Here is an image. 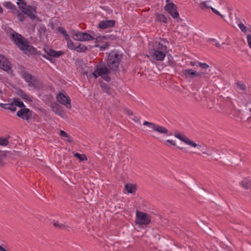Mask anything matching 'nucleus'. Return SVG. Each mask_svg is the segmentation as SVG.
<instances>
[{
    "mask_svg": "<svg viewBox=\"0 0 251 251\" xmlns=\"http://www.w3.org/2000/svg\"><path fill=\"white\" fill-rule=\"evenodd\" d=\"M3 5L8 9L17 10L16 6L10 1L4 2Z\"/></svg>",
    "mask_w": 251,
    "mask_h": 251,
    "instance_id": "obj_27",
    "label": "nucleus"
},
{
    "mask_svg": "<svg viewBox=\"0 0 251 251\" xmlns=\"http://www.w3.org/2000/svg\"><path fill=\"white\" fill-rule=\"evenodd\" d=\"M75 156L78 158L80 160L83 161L86 160L87 158L86 156L84 154H80L78 153H76L75 154Z\"/></svg>",
    "mask_w": 251,
    "mask_h": 251,
    "instance_id": "obj_37",
    "label": "nucleus"
},
{
    "mask_svg": "<svg viewBox=\"0 0 251 251\" xmlns=\"http://www.w3.org/2000/svg\"><path fill=\"white\" fill-rule=\"evenodd\" d=\"M103 78L107 81H109L110 80V78L108 75L104 76Z\"/></svg>",
    "mask_w": 251,
    "mask_h": 251,
    "instance_id": "obj_50",
    "label": "nucleus"
},
{
    "mask_svg": "<svg viewBox=\"0 0 251 251\" xmlns=\"http://www.w3.org/2000/svg\"><path fill=\"white\" fill-rule=\"evenodd\" d=\"M125 189L128 193H135L137 189V186L135 184L127 183L125 186Z\"/></svg>",
    "mask_w": 251,
    "mask_h": 251,
    "instance_id": "obj_21",
    "label": "nucleus"
},
{
    "mask_svg": "<svg viewBox=\"0 0 251 251\" xmlns=\"http://www.w3.org/2000/svg\"><path fill=\"white\" fill-rule=\"evenodd\" d=\"M143 125L145 126H148L149 127L151 128L153 130H154L157 125L153 123L149 122L148 121H144L143 123Z\"/></svg>",
    "mask_w": 251,
    "mask_h": 251,
    "instance_id": "obj_34",
    "label": "nucleus"
},
{
    "mask_svg": "<svg viewBox=\"0 0 251 251\" xmlns=\"http://www.w3.org/2000/svg\"><path fill=\"white\" fill-rule=\"evenodd\" d=\"M87 49L86 46L84 45L81 44L80 43H77V46H76V48L75 50L77 52H84Z\"/></svg>",
    "mask_w": 251,
    "mask_h": 251,
    "instance_id": "obj_26",
    "label": "nucleus"
},
{
    "mask_svg": "<svg viewBox=\"0 0 251 251\" xmlns=\"http://www.w3.org/2000/svg\"><path fill=\"white\" fill-rule=\"evenodd\" d=\"M53 226L54 227L60 228L61 229H67L68 226L63 224H59L58 223H54Z\"/></svg>",
    "mask_w": 251,
    "mask_h": 251,
    "instance_id": "obj_32",
    "label": "nucleus"
},
{
    "mask_svg": "<svg viewBox=\"0 0 251 251\" xmlns=\"http://www.w3.org/2000/svg\"><path fill=\"white\" fill-rule=\"evenodd\" d=\"M60 136L63 138L64 139L66 140L68 142H72V140L70 139V136L68 133L64 131L61 130L59 133Z\"/></svg>",
    "mask_w": 251,
    "mask_h": 251,
    "instance_id": "obj_28",
    "label": "nucleus"
},
{
    "mask_svg": "<svg viewBox=\"0 0 251 251\" xmlns=\"http://www.w3.org/2000/svg\"><path fill=\"white\" fill-rule=\"evenodd\" d=\"M23 12L29 17L32 20H35L37 18L35 14L36 12L35 8L32 7L30 5L28 6Z\"/></svg>",
    "mask_w": 251,
    "mask_h": 251,
    "instance_id": "obj_16",
    "label": "nucleus"
},
{
    "mask_svg": "<svg viewBox=\"0 0 251 251\" xmlns=\"http://www.w3.org/2000/svg\"><path fill=\"white\" fill-rule=\"evenodd\" d=\"M0 68L5 71H9L11 69L10 62L3 55H0Z\"/></svg>",
    "mask_w": 251,
    "mask_h": 251,
    "instance_id": "obj_13",
    "label": "nucleus"
},
{
    "mask_svg": "<svg viewBox=\"0 0 251 251\" xmlns=\"http://www.w3.org/2000/svg\"><path fill=\"white\" fill-rule=\"evenodd\" d=\"M126 114L129 116V117L130 116H134V115L132 113V111L130 110H126Z\"/></svg>",
    "mask_w": 251,
    "mask_h": 251,
    "instance_id": "obj_47",
    "label": "nucleus"
},
{
    "mask_svg": "<svg viewBox=\"0 0 251 251\" xmlns=\"http://www.w3.org/2000/svg\"><path fill=\"white\" fill-rule=\"evenodd\" d=\"M123 58V55L115 51H111L106 59V66L112 72H116Z\"/></svg>",
    "mask_w": 251,
    "mask_h": 251,
    "instance_id": "obj_2",
    "label": "nucleus"
},
{
    "mask_svg": "<svg viewBox=\"0 0 251 251\" xmlns=\"http://www.w3.org/2000/svg\"><path fill=\"white\" fill-rule=\"evenodd\" d=\"M167 53V47L162 44L159 43L154 50L153 57L157 60H163Z\"/></svg>",
    "mask_w": 251,
    "mask_h": 251,
    "instance_id": "obj_6",
    "label": "nucleus"
},
{
    "mask_svg": "<svg viewBox=\"0 0 251 251\" xmlns=\"http://www.w3.org/2000/svg\"><path fill=\"white\" fill-rule=\"evenodd\" d=\"M151 216L143 212L136 211L135 224L139 225L147 226L151 223Z\"/></svg>",
    "mask_w": 251,
    "mask_h": 251,
    "instance_id": "obj_4",
    "label": "nucleus"
},
{
    "mask_svg": "<svg viewBox=\"0 0 251 251\" xmlns=\"http://www.w3.org/2000/svg\"><path fill=\"white\" fill-rule=\"evenodd\" d=\"M0 106L4 109L10 110L12 111H15L16 110V107L13 103H0Z\"/></svg>",
    "mask_w": 251,
    "mask_h": 251,
    "instance_id": "obj_22",
    "label": "nucleus"
},
{
    "mask_svg": "<svg viewBox=\"0 0 251 251\" xmlns=\"http://www.w3.org/2000/svg\"><path fill=\"white\" fill-rule=\"evenodd\" d=\"M237 85L238 87L242 90H246V86L245 84L241 82H238L237 83Z\"/></svg>",
    "mask_w": 251,
    "mask_h": 251,
    "instance_id": "obj_40",
    "label": "nucleus"
},
{
    "mask_svg": "<svg viewBox=\"0 0 251 251\" xmlns=\"http://www.w3.org/2000/svg\"><path fill=\"white\" fill-rule=\"evenodd\" d=\"M143 125L145 126H148L149 127L151 128L153 130H154L157 125L153 123L149 122L148 121H144L143 123Z\"/></svg>",
    "mask_w": 251,
    "mask_h": 251,
    "instance_id": "obj_35",
    "label": "nucleus"
},
{
    "mask_svg": "<svg viewBox=\"0 0 251 251\" xmlns=\"http://www.w3.org/2000/svg\"><path fill=\"white\" fill-rule=\"evenodd\" d=\"M165 11L168 12L174 18H177L179 16L178 12L177 11V6L173 2L168 3L164 7Z\"/></svg>",
    "mask_w": 251,
    "mask_h": 251,
    "instance_id": "obj_11",
    "label": "nucleus"
},
{
    "mask_svg": "<svg viewBox=\"0 0 251 251\" xmlns=\"http://www.w3.org/2000/svg\"><path fill=\"white\" fill-rule=\"evenodd\" d=\"M166 142L171 144L172 146H176V143L175 141L173 140L168 139V140H166Z\"/></svg>",
    "mask_w": 251,
    "mask_h": 251,
    "instance_id": "obj_43",
    "label": "nucleus"
},
{
    "mask_svg": "<svg viewBox=\"0 0 251 251\" xmlns=\"http://www.w3.org/2000/svg\"><path fill=\"white\" fill-rule=\"evenodd\" d=\"M100 87L102 92L108 95H111L113 93V89L105 83H101L100 84Z\"/></svg>",
    "mask_w": 251,
    "mask_h": 251,
    "instance_id": "obj_20",
    "label": "nucleus"
},
{
    "mask_svg": "<svg viewBox=\"0 0 251 251\" xmlns=\"http://www.w3.org/2000/svg\"><path fill=\"white\" fill-rule=\"evenodd\" d=\"M2 93V91L0 90V93Z\"/></svg>",
    "mask_w": 251,
    "mask_h": 251,
    "instance_id": "obj_55",
    "label": "nucleus"
},
{
    "mask_svg": "<svg viewBox=\"0 0 251 251\" xmlns=\"http://www.w3.org/2000/svg\"><path fill=\"white\" fill-rule=\"evenodd\" d=\"M239 28L244 33H246L248 31L247 27L242 23H240L238 25Z\"/></svg>",
    "mask_w": 251,
    "mask_h": 251,
    "instance_id": "obj_41",
    "label": "nucleus"
},
{
    "mask_svg": "<svg viewBox=\"0 0 251 251\" xmlns=\"http://www.w3.org/2000/svg\"><path fill=\"white\" fill-rule=\"evenodd\" d=\"M175 136L190 147L197 148L199 150L201 151L203 154V157H204V156L211 155V153H208L204 149V148H206L204 145L197 144L196 143L188 138L183 134H181L180 133H176L175 134Z\"/></svg>",
    "mask_w": 251,
    "mask_h": 251,
    "instance_id": "obj_3",
    "label": "nucleus"
},
{
    "mask_svg": "<svg viewBox=\"0 0 251 251\" xmlns=\"http://www.w3.org/2000/svg\"><path fill=\"white\" fill-rule=\"evenodd\" d=\"M56 100L60 104L65 105L67 108L71 109V100L68 95L60 92L56 96Z\"/></svg>",
    "mask_w": 251,
    "mask_h": 251,
    "instance_id": "obj_7",
    "label": "nucleus"
},
{
    "mask_svg": "<svg viewBox=\"0 0 251 251\" xmlns=\"http://www.w3.org/2000/svg\"><path fill=\"white\" fill-rule=\"evenodd\" d=\"M247 41L249 44V46L251 49V34H249L247 36Z\"/></svg>",
    "mask_w": 251,
    "mask_h": 251,
    "instance_id": "obj_44",
    "label": "nucleus"
},
{
    "mask_svg": "<svg viewBox=\"0 0 251 251\" xmlns=\"http://www.w3.org/2000/svg\"><path fill=\"white\" fill-rule=\"evenodd\" d=\"M17 17H18V19L21 22L24 21L26 18L25 14L23 12H19V13L17 15Z\"/></svg>",
    "mask_w": 251,
    "mask_h": 251,
    "instance_id": "obj_36",
    "label": "nucleus"
},
{
    "mask_svg": "<svg viewBox=\"0 0 251 251\" xmlns=\"http://www.w3.org/2000/svg\"><path fill=\"white\" fill-rule=\"evenodd\" d=\"M241 186L245 189L248 190L251 187V184L248 179L243 180L241 183Z\"/></svg>",
    "mask_w": 251,
    "mask_h": 251,
    "instance_id": "obj_29",
    "label": "nucleus"
},
{
    "mask_svg": "<svg viewBox=\"0 0 251 251\" xmlns=\"http://www.w3.org/2000/svg\"><path fill=\"white\" fill-rule=\"evenodd\" d=\"M183 74L186 79H192L197 76L201 77L203 74L201 72H196L191 69H188L183 70Z\"/></svg>",
    "mask_w": 251,
    "mask_h": 251,
    "instance_id": "obj_12",
    "label": "nucleus"
},
{
    "mask_svg": "<svg viewBox=\"0 0 251 251\" xmlns=\"http://www.w3.org/2000/svg\"><path fill=\"white\" fill-rule=\"evenodd\" d=\"M64 37H65V39L67 41V42L69 41V40H70L71 39H70L69 38V36L68 35V34H67V33H65V34H63Z\"/></svg>",
    "mask_w": 251,
    "mask_h": 251,
    "instance_id": "obj_48",
    "label": "nucleus"
},
{
    "mask_svg": "<svg viewBox=\"0 0 251 251\" xmlns=\"http://www.w3.org/2000/svg\"><path fill=\"white\" fill-rule=\"evenodd\" d=\"M17 4L18 5L19 8L23 12L27 7L28 5H27L24 0L22 1H18L17 2Z\"/></svg>",
    "mask_w": 251,
    "mask_h": 251,
    "instance_id": "obj_25",
    "label": "nucleus"
},
{
    "mask_svg": "<svg viewBox=\"0 0 251 251\" xmlns=\"http://www.w3.org/2000/svg\"><path fill=\"white\" fill-rule=\"evenodd\" d=\"M169 0H166V2H169Z\"/></svg>",
    "mask_w": 251,
    "mask_h": 251,
    "instance_id": "obj_54",
    "label": "nucleus"
},
{
    "mask_svg": "<svg viewBox=\"0 0 251 251\" xmlns=\"http://www.w3.org/2000/svg\"><path fill=\"white\" fill-rule=\"evenodd\" d=\"M76 46H77V43L75 44L71 40H69L67 42V46L71 50H75Z\"/></svg>",
    "mask_w": 251,
    "mask_h": 251,
    "instance_id": "obj_31",
    "label": "nucleus"
},
{
    "mask_svg": "<svg viewBox=\"0 0 251 251\" xmlns=\"http://www.w3.org/2000/svg\"><path fill=\"white\" fill-rule=\"evenodd\" d=\"M115 21L113 20H106L100 21L98 27L101 29H106L109 27L114 26Z\"/></svg>",
    "mask_w": 251,
    "mask_h": 251,
    "instance_id": "obj_15",
    "label": "nucleus"
},
{
    "mask_svg": "<svg viewBox=\"0 0 251 251\" xmlns=\"http://www.w3.org/2000/svg\"><path fill=\"white\" fill-rule=\"evenodd\" d=\"M129 118H130V119H131V120H132L133 121H134L135 122H138V119H136L137 117H135L134 115V116H130V117H129Z\"/></svg>",
    "mask_w": 251,
    "mask_h": 251,
    "instance_id": "obj_49",
    "label": "nucleus"
},
{
    "mask_svg": "<svg viewBox=\"0 0 251 251\" xmlns=\"http://www.w3.org/2000/svg\"><path fill=\"white\" fill-rule=\"evenodd\" d=\"M5 157V153L3 151H0V167L3 164V160Z\"/></svg>",
    "mask_w": 251,
    "mask_h": 251,
    "instance_id": "obj_39",
    "label": "nucleus"
},
{
    "mask_svg": "<svg viewBox=\"0 0 251 251\" xmlns=\"http://www.w3.org/2000/svg\"><path fill=\"white\" fill-rule=\"evenodd\" d=\"M3 12V9L2 7L0 6V13H2Z\"/></svg>",
    "mask_w": 251,
    "mask_h": 251,
    "instance_id": "obj_52",
    "label": "nucleus"
},
{
    "mask_svg": "<svg viewBox=\"0 0 251 251\" xmlns=\"http://www.w3.org/2000/svg\"><path fill=\"white\" fill-rule=\"evenodd\" d=\"M50 107L56 114L62 116L63 114V111L61 107L56 102H52L50 104Z\"/></svg>",
    "mask_w": 251,
    "mask_h": 251,
    "instance_id": "obj_19",
    "label": "nucleus"
},
{
    "mask_svg": "<svg viewBox=\"0 0 251 251\" xmlns=\"http://www.w3.org/2000/svg\"><path fill=\"white\" fill-rule=\"evenodd\" d=\"M9 143V141L6 138H3L0 137V145L7 146Z\"/></svg>",
    "mask_w": 251,
    "mask_h": 251,
    "instance_id": "obj_38",
    "label": "nucleus"
},
{
    "mask_svg": "<svg viewBox=\"0 0 251 251\" xmlns=\"http://www.w3.org/2000/svg\"><path fill=\"white\" fill-rule=\"evenodd\" d=\"M58 30L60 33H61L63 34H65V33H66L65 29L63 27H59L58 28Z\"/></svg>",
    "mask_w": 251,
    "mask_h": 251,
    "instance_id": "obj_45",
    "label": "nucleus"
},
{
    "mask_svg": "<svg viewBox=\"0 0 251 251\" xmlns=\"http://www.w3.org/2000/svg\"><path fill=\"white\" fill-rule=\"evenodd\" d=\"M73 36L74 37L75 40L80 41H90L94 39V38L90 34L86 32H82L80 31H77L75 33Z\"/></svg>",
    "mask_w": 251,
    "mask_h": 251,
    "instance_id": "obj_10",
    "label": "nucleus"
},
{
    "mask_svg": "<svg viewBox=\"0 0 251 251\" xmlns=\"http://www.w3.org/2000/svg\"><path fill=\"white\" fill-rule=\"evenodd\" d=\"M199 7L202 10H204L206 8H210L214 13L220 16L221 18L222 19L224 18V16L223 15L221 14L218 10H217L216 9H215V8H214L212 7L208 6L206 4V1L201 2L199 5Z\"/></svg>",
    "mask_w": 251,
    "mask_h": 251,
    "instance_id": "obj_17",
    "label": "nucleus"
},
{
    "mask_svg": "<svg viewBox=\"0 0 251 251\" xmlns=\"http://www.w3.org/2000/svg\"><path fill=\"white\" fill-rule=\"evenodd\" d=\"M11 40L16 46L26 54H34L36 53V49L29 45V41L25 37L17 32L11 34Z\"/></svg>",
    "mask_w": 251,
    "mask_h": 251,
    "instance_id": "obj_1",
    "label": "nucleus"
},
{
    "mask_svg": "<svg viewBox=\"0 0 251 251\" xmlns=\"http://www.w3.org/2000/svg\"><path fill=\"white\" fill-rule=\"evenodd\" d=\"M23 69L24 68H23ZM21 74L25 81L28 83L29 86L35 87L40 85V81L31 74L25 71V69H21Z\"/></svg>",
    "mask_w": 251,
    "mask_h": 251,
    "instance_id": "obj_5",
    "label": "nucleus"
},
{
    "mask_svg": "<svg viewBox=\"0 0 251 251\" xmlns=\"http://www.w3.org/2000/svg\"><path fill=\"white\" fill-rule=\"evenodd\" d=\"M17 94L24 100H25L28 101H31L30 98L28 97V96L21 89H19L17 91Z\"/></svg>",
    "mask_w": 251,
    "mask_h": 251,
    "instance_id": "obj_24",
    "label": "nucleus"
},
{
    "mask_svg": "<svg viewBox=\"0 0 251 251\" xmlns=\"http://www.w3.org/2000/svg\"><path fill=\"white\" fill-rule=\"evenodd\" d=\"M44 50L47 54L51 57H58L64 54V52L62 51H56L50 48H46Z\"/></svg>",
    "mask_w": 251,
    "mask_h": 251,
    "instance_id": "obj_18",
    "label": "nucleus"
},
{
    "mask_svg": "<svg viewBox=\"0 0 251 251\" xmlns=\"http://www.w3.org/2000/svg\"><path fill=\"white\" fill-rule=\"evenodd\" d=\"M14 104L16 107V106H19L20 107H24L25 108V106L24 103L21 101L19 99H14Z\"/></svg>",
    "mask_w": 251,
    "mask_h": 251,
    "instance_id": "obj_30",
    "label": "nucleus"
},
{
    "mask_svg": "<svg viewBox=\"0 0 251 251\" xmlns=\"http://www.w3.org/2000/svg\"><path fill=\"white\" fill-rule=\"evenodd\" d=\"M190 64L191 66H194L196 65V62H195V61H191L190 63Z\"/></svg>",
    "mask_w": 251,
    "mask_h": 251,
    "instance_id": "obj_51",
    "label": "nucleus"
},
{
    "mask_svg": "<svg viewBox=\"0 0 251 251\" xmlns=\"http://www.w3.org/2000/svg\"><path fill=\"white\" fill-rule=\"evenodd\" d=\"M156 20L159 22L167 23V18L163 14H158L156 16Z\"/></svg>",
    "mask_w": 251,
    "mask_h": 251,
    "instance_id": "obj_33",
    "label": "nucleus"
},
{
    "mask_svg": "<svg viewBox=\"0 0 251 251\" xmlns=\"http://www.w3.org/2000/svg\"><path fill=\"white\" fill-rule=\"evenodd\" d=\"M43 56L44 58L48 59V57H47V56H46V55H43Z\"/></svg>",
    "mask_w": 251,
    "mask_h": 251,
    "instance_id": "obj_53",
    "label": "nucleus"
},
{
    "mask_svg": "<svg viewBox=\"0 0 251 251\" xmlns=\"http://www.w3.org/2000/svg\"><path fill=\"white\" fill-rule=\"evenodd\" d=\"M198 64H199V66L203 69H207L209 68V65L205 63H201V62H199L198 63Z\"/></svg>",
    "mask_w": 251,
    "mask_h": 251,
    "instance_id": "obj_42",
    "label": "nucleus"
},
{
    "mask_svg": "<svg viewBox=\"0 0 251 251\" xmlns=\"http://www.w3.org/2000/svg\"><path fill=\"white\" fill-rule=\"evenodd\" d=\"M210 41H212V42H215V46L216 47L220 48L221 47V44L219 42H216V39H211Z\"/></svg>",
    "mask_w": 251,
    "mask_h": 251,
    "instance_id": "obj_46",
    "label": "nucleus"
},
{
    "mask_svg": "<svg viewBox=\"0 0 251 251\" xmlns=\"http://www.w3.org/2000/svg\"><path fill=\"white\" fill-rule=\"evenodd\" d=\"M17 116L27 121L31 120L33 116V112L28 108H24L17 112Z\"/></svg>",
    "mask_w": 251,
    "mask_h": 251,
    "instance_id": "obj_9",
    "label": "nucleus"
},
{
    "mask_svg": "<svg viewBox=\"0 0 251 251\" xmlns=\"http://www.w3.org/2000/svg\"><path fill=\"white\" fill-rule=\"evenodd\" d=\"M112 72L109 69L104 65L103 67L98 68L94 73L93 75L96 77H97L99 76H102V75H106L109 73Z\"/></svg>",
    "mask_w": 251,
    "mask_h": 251,
    "instance_id": "obj_14",
    "label": "nucleus"
},
{
    "mask_svg": "<svg viewBox=\"0 0 251 251\" xmlns=\"http://www.w3.org/2000/svg\"><path fill=\"white\" fill-rule=\"evenodd\" d=\"M154 131L160 134H165L167 135H169L168 129L165 127L160 126L158 125H156Z\"/></svg>",
    "mask_w": 251,
    "mask_h": 251,
    "instance_id": "obj_23",
    "label": "nucleus"
},
{
    "mask_svg": "<svg viewBox=\"0 0 251 251\" xmlns=\"http://www.w3.org/2000/svg\"><path fill=\"white\" fill-rule=\"evenodd\" d=\"M107 38L105 36H100L96 38L95 47L100 48V51L103 50L109 46V44L105 41Z\"/></svg>",
    "mask_w": 251,
    "mask_h": 251,
    "instance_id": "obj_8",
    "label": "nucleus"
}]
</instances>
